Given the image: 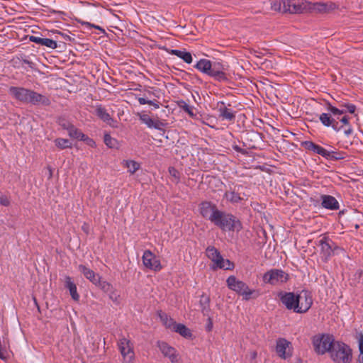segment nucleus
<instances>
[{
	"instance_id": "17",
	"label": "nucleus",
	"mask_w": 363,
	"mask_h": 363,
	"mask_svg": "<svg viewBox=\"0 0 363 363\" xmlns=\"http://www.w3.org/2000/svg\"><path fill=\"white\" fill-rule=\"evenodd\" d=\"M200 214L211 222L213 216L216 212H220L216 206L210 201H203L199 204V207Z\"/></svg>"
},
{
	"instance_id": "42",
	"label": "nucleus",
	"mask_w": 363,
	"mask_h": 363,
	"mask_svg": "<svg viewBox=\"0 0 363 363\" xmlns=\"http://www.w3.org/2000/svg\"><path fill=\"white\" fill-rule=\"evenodd\" d=\"M342 108H345L346 111H347L350 113H354L356 111V106L352 104L349 103H343L340 105Z\"/></svg>"
},
{
	"instance_id": "51",
	"label": "nucleus",
	"mask_w": 363,
	"mask_h": 363,
	"mask_svg": "<svg viewBox=\"0 0 363 363\" xmlns=\"http://www.w3.org/2000/svg\"><path fill=\"white\" fill-rule=\"evenodd\" d=\"M233 148L238 152H240L242 154H244L245 152V151L243 149H242L241 147H240L238 145H233Z\"/></svg>"
},
{
	"instance_id": "34",
	"label": "nucleus",
	"mask_w": 363,
	"mask_h": 363,
	"mask_svg": "<svg viewBox=\"0 0 363 363\" xmlns=\"http://www.w3.org/2000/svg\"><path fill=\"white\" fill-rule=\"evenodd\" d=\"M326 109L328 111H329L333 118L337 120H340V116H342L345 113V109H340L334 106H333L331 104H328L326 106Z\"/></svg>"
},
{
	"instance_id": "41",
	"label": "nucleus",
	"mask_w": 363,
	"mask_h": 363,
	"mask_svg": "<svg viewBox=\"0 0 363 363\" xmlns=\"http://www.w3.org/2000/svg\"><path fill=\"white\" fill-rule=\"evenodd\" d=\"M169 174L174 179L176 182H179L180 179L179 172L173 167L169 168Z\"/></svg>"
},
{
	"instance_id": "25",
	"label": "nucleus",
	"mask_w": 363,
	"mask_h": 363,
	"mask_svg": "<svg viewBox=\"0 0 363 363\" xmlns=\"http://www.w3.org/2000/svg\"><path fill=\"white\" fill-rule=\"evenodd\" d=\"M218 106L220 117L229 121L235 119V113L231 109L228 108L223 102H219Z\"/></svg>"
},
{
	"instance_id": "29",
	"label": "nucleus",
	"mask_w": 363,
	"mask_h": 363,
	"mask_svg": "<svg viewBox=\"0 0 363 363\" xmlns=\"http://www.w3.org/2000/svg\"><path fill=\"white\" fill-rule=\"evenodd\" d=\"M211 61L207 59H201L195 65L194 67L201 72L208 76L211 66Z\"/></svg>"
},
{
	"instance_id": "55",
	"label": "nucleus",
	"mask_w": 363,
	"mask_h": 363,
	"mask_svg": "<svg viewBox=\"0 0 363 363\" xmlns=\"http://www.w3.org/2000/svg\"><path fill=\"white\" fill-rule=\"evenodd\" d=\"M82 229L85 231L86 230V228H85V226H82Z\"/></svg>"
},
{
	"instance_id": "27",
	"label": "nucleus",
	"mask_w": 363,
	"mask_h": 363,
	"mask_svg": "<svg viewBox=\"0 0 363 363\" xmlns=\"http://www.w3.org/2000/svg\"><path fill=\"white\" fill-rule=\"evenodd\" d=\"M65 287L69 290L72 298L74 301H79V295L77 293V286L69 276L65 277Z\"/></svg>"
},
{
	"instance_id": "19",
	"label": "nucleus",
	"mask_w": 363,
	"mask_h": 363,
	"mask_svg": "<svg viewBox=\"0 0 363 363\" xmlns=\"http://www.w3.org/2000/svg\"><path fill=\"white\" fill-rule=\"evenodd\" d=\"M242 188V185H234L233 187L230 186L229 190L226 191L223 195V198L231 203H238L244 199L239 192Z\"/></svg>"
},
{
	"instance_id": "13",
	"label": "nucleus",
	"mask_w": 363,
	"mask_h": 363,
	"mask_svg": "<svg viewBox=\"0 0 363 363\" xmlns=\"http://www.w3.org/2000/svg\"><path fill=\"white\" fill-rule=\"evenodd\" d=\"M118 348L126 363H133L135 357L132 344L129 340L123 337L118 341Z\"/></svg>"
},
{
	"instance_id": "23",
	"label": "nucleus",
	"mask_w": 363,
	"mask_h": 363,
	"mask_svg": "<svg viewBox=\"0 0 363 363\" xmlns=\"http://www.w3.org/2000/svg\"><path fill=\"white\" fill-rule=\"evenodd\" d=\"M164 50L169 54L176 55L179 58L184 60L187 64H191L193 61L192 55L190 52H186L185 50H172L164 48Z\"/></svg>"
},
{
	"instance_id": "26",
	"label": "nucleus",
	"mask_w": 363,
	"mask_h": 363,
	"mask_svg": "<svg viewBox=\"0 0 363 363\" xmlns=\"http://www.w3.org/2000/svg\"><path fill=\"white\" fill-rule=\"evenodd\" d=\"M96 115L104 122L111 125L113 121L110 114L107 112L106 109L101 104H97L95 106Z\"/></svg>"
},
{
	"instance_id": "38",
	"label": "nucleus",
	"mask_w": 363,
	"mask_h": 363,
	"mask_svg": "<svg viewBox=\"0 0 363 363\" xmlns=\"http://www.w3.org/2000/svg\"><path fill=\"white\" fill-rule=\"evenodd\" d=\"M95 285L106 293H110L113 291L112 285L106 281H101L100 277L99 278V282Z\"/></svg>"
},
{
	"instance_id": "45",
	"label": "nucleus",
	"mask_w": 363,
	"mask_h": 363,
	"mask_svg": "<svg viewBox=\"0 0 363 363\" xmlns=\"http://www.w3.org/2000/svg\"><path fill=\"white\" fill-rule=\"evenodd\" d=\"M0 204L4 206H8L10 204L9 199L6 196H1L0 197Z\"/></svg>"
},
{
	"instance_id": "6",
	"label": "nucleus",
	"mask_w": 363,
	"mask_h": 363,
	"mask_svg": "<svg viewBox=\"0 0 363 363\" xmlns=\"http://www.w3.org/2000/svg\"><path fill=\"white\" fill-rule=\"evenodd\" d=\"M228 287L242 296L243 299L249 300L255 292L249 288L247 284L242 281L238 279L235 276H230L226 280Z\"/></svg>"
},
{
	"instance_id": "21",
	"label": "nucleus",
	"mask_w": 363,
	"mask_h": 363,
	"mask_svg": "<svg viewBox=\"0 0 363 363\" xmlns=\"http://www.w3.org/2000/svg\"><path fill=\"white\" fill-rule=\"evenodd\" d=\"M319 120L323 125L325 127H331L336 132L340 131L342 128V126L339 125V122L332 116L330 112L320 114Z\"/></svg>"
},
{
	"instance_id": "12",
	"label": "nucleus",
	"mask_w": 363,
	"mask_h": 363,
	"mask_svg": "<svg viewBox=\"0 0 363 363\" xmlns=\"http://www.w3.org/2000/svg\"><path fill=\"white\" fill-rule=\"evenodd\" d=\"M318 245L320 248L321 258L324 261H328L330 257L333 255V250L335 248L333 241L327 236H323L318 241Z\"/></svg>"
},
{
	"instance_id": "39",
	"label": "nucleus",
	"mask_w": 363,
	"mask_h": 363,
	"mask_svg": "<svg viewBox=\"0 0 363 363\" xmlns=\"http://www.w3.org/2000/svg\"><path fill=\"white\" fill-rule=\"evenodd\" d=\"M358 347L359 350V354L358 356L357 361L359 363H363V334L359 333L358 335Z\"/></svg>"
},
{
	"instance_id": "54",
	"label": "nucleus",
	"mask_w": 363,
	"mask_h": 363,
	"mask_svg": "<svg viewBox=\"0 0 363 363\" xmlns=\"http://www.w3.org/2000/svg\"><path fill=\"white\" fill-rule=\"evenodd\" d=\"M206 302L208 303L209 301V299L208 297L205 298Z\"/></svg>"
},
{
	"instance_id": "52",
	"label": "nucleus",
	"mask_w": 363,
	"mask_h": 363,
	"mask_svg": "<svg viewBox=\"0 0 363 363\" xmlns=\"http://www.w3.org/2000/svg\"><path fill=\"white\" fill-rule=\"evenodd\" d=\"M0 359H4V355L3 352L1 351V344H0Z\"/></svg>"
},
{
	"instance_id": "36",
	"label": "nucleus",
	"mask_w": 363,
	"mask_h": 363,
	"mask_svg": "<svg viewBox=\"0 0 363 363\" xmlns=\"http://www.w3.org/2000/svg\"><path fill=\"white\" fill-rule=\"evenodd\" d=\"M104 141L106 145L109 148H118V142L116 138H112L109 134L105 133Z\"/></svg>"
},
{
	"instance_id": "48",
	"label": "nucleus",
	"mask_w": 363,
	"mask_h": 363,
	"mask_svg": "<svg viewBox=\"0 0 363 363\" xmlns=\"http://www.w3.org/2000/svg\"><path fill=\"white\" fill-rule=\"evenodd\" d=\"M349 120H350V118L346 115H344L342 117H341L340 118V121L342 124L341 126L342 127L344 125H348Z\"/></svg>"
},
{
	"instance_id": "7",
	"label": "nucleus",
	"mask_w": 363,
	"mask_h": 363,
	"mask_svg": "<svg viewBox=\"0 0 363 363\" xmlns=\"http://www.w3.org/2000/svg\"><path fill=\"white\" fill-rule=\"evenodd\" d=\"M301 145L307 150L320 155L326 160H337L343 159V157L341 155L340 152L333 150H328L324 147L314 143L312 141L306 140L303 142Z\"/></svg>"
},
{
	"instance_id": "10",
	"label": "nucleus",
	"mask_w": 363,
	"mask_h": 363,
	"mask_svg": "<svg viewBox=\"0 0 363 363\" xmlns=\"http://www.w3.org/2000/svg\"><path fill=\"white\" fill-rule=\"evenodd\" d=\"M275 352L282 359L291 358L293 354V346L290 341L285 338H278L276 340Z\"/></svg>"
},
{
	"instance_id": "5",
	"label": "nucleus",
	"mask_w": 363,
	"mask_h": 363,
	"mask_svg": "<svg viewBox=\"0 0 363 363\" xmlns=\"http://www.w3.org/2000/svg\"><path fill=\"white\" fill-rule=\"evenodd\" d=\"M337 340L329 333L317 334L312 337V345L315 352L318 355L330 353Z\"/></svg>"
},
{
	"instance_id": "20",
	"label": "nucleus",
	"mask_w": 363,
	"mask_h": 363,
	"mask_svg": "<svg viewBox=\"0 0 363 363\" xmlns=\"http://www.w3.org/2000/svg\"><path fill=\"white\" fill-rule=\"evenodd\" d=\"M158 347L164 356L168 357L172 363H180L177 350L164 342H159Z\"/></svg>"
},
{
	"instance_id": "9",
	"label": "nucleus",
	"mask_w": 363,
	"mask_h": 363,
	"mask_svg": "<svg viewBox=\"0 0 363 363\" xmlns=\"http://www.w3.org/2000/svg\"><path fill=\"white\" fill-rule=\"evenodd\" d=\"M289 279L287 273L279 269H272L266 272L262 276L264 284L278 286L286 283Z\"/></svg>"
},
{
	"instance_id": "11",
	"label": "nucleus",
	"mask_w": 363,
	"mask_h": 363,
	"mask_svg": "<svg viewBox=\"0 0 363 363\" xmlns=\"http://www.w3.org/2000/svg\"><path fill=\"white\" fill-rule=\"evenodd\" d=\"M297 313H303L307 312L313 304V298L311 292L308 291H302L300 294H297Z\"/></svg>"
},
{
	"instance_id": "56",
	"label": "nucleus",
	"mask_w": 363,
	"mask_h": 363,
	"mask_svg": "<svg viewBox=\"0 0 363 363\" xmlns=\"http://www.w3.org/2000/svg\"><path fill=\"white\" fill-rule=\"evenodd\" d=\"M203 313L204 315H206V313H205V309H204V308L203 309Z\"/></svg>"
},
{
	"instance_id": "57",
	"label": "nucleus",
	"mask_w": 363,
	"mask_h": 363,
	"mask_svg": "<svg viewBox=\"0 0 363 363\" xmlns=\"http://www.w3.org/2000/svg\"><path fill=\"white\" fill-rule=\"evenodd\" d=\"M345 133H346V134H348V133H350V131H346Z\"/></svg>"
},
{
	"instance_id": "46",
	"label": "nucleus",
	"mask_w": 363,
	"mask_h": 363,
	"mask_svg": "<svg viewBox=\"0 0 363 363\" xmlns=\"http://www.w3.org/2000/svg\"><path fill=\"white\" fill-rule=\"evenodd\" d=\"M109 297L113 302L116 303H119V295L117 293L112 291L110 292Z\"/></svg>"
},
{
	"instance_id": "30",
	"label": "nucleus",
	"mask_w": 363,
	"mask_h": 363,
	"mask_svg": "<svg viewBox=\"0 0 363 363\" xmlns=\"http://www.w3.org/2000/svg\"><path fill=\"white\" fill-rule=\"evenodd\" d=\"M122 164L130 174H135L140 168V164L133 160H124Z\"/></svg>"
},
{
	"instance_id": "1",
	"label": "nucleus",
	"mask_w": 363,
	"mask_h": 363,
	"mask_svg": "<svg viewBox=\"0 0 363 363\" xmlns=\"http://www.w3.org/2000/svg\"><path fill=\"white\" fill-rule=\"evenodd\" d=\"M9 93L14 99L23 104H31L35 106L50 104V100L45 95L24 87L10 86Z\"/></svg>"
},
{
	"instance_id": "14",
	"label": "nucleus",
	"mask_w": 363,
	"mask_h": 363,
	"mask_svg": "<svg viewBox=\"0 0 363 363\" xmlns=\"http://www.w3.org/2000/svg\"><path fill=\"white\" fill-rule=\"evenodd\" d=\"M208 76L219 82L228 79L226 76L227 67L220 62H212Z\"/></svg>"
},
{
	"instance_id": "47",
	"label": "nucleus",
	"mask_w": 363,
	"mask_h": 363,
	"mask_svg": "<svg viewBox=\"0 0 363 363\" xmlns=\"http://www.w3.org/2000/svg\"><path fill=\"white\" fill-rule=\"evenodd\" d=\"M206 329L208 332L211 331V330L213 329V320L211 317L208 318Z\"/></svg>"
},
{
	"instance_id": "37",
	"label": "nucleus",
	"mask_w": 363,
	"mask_h": 363,
	"mask_svg": "<svg viewBox=\"0 0 363 363\" xmlns=\"http://www.w3.org/2000/svg\"><path fill=\"white\" fill-rule=\"evenodd\" d=\"M54 142L55 145L61 150L68 148L72 146L70 141L67 139L59 138L55 139Z\"/></svg>"
},
{
	"instance_id": "33",
	"label": "nucleus",
	"mask_w": 363,
	"mask_h": 363,
	"mask_svg": "<svg viewBox=\"0 0 363 363\" xmlns=\"http://www.w3.org/2000/svg\"><path fill=\"white\" fill-rule=\"evenodd\" d=\"M159 316L165 328L173 331L174 328L177 323L164 313H160Z\"/></svg>"
},
{
	"instance_id": "18",
	"label": "nucleus",
	"mask_w": 363,
	"mask_h": 363,
	"mask_svg": "<svg viewBox=\"0 0 363 363\" xmlns=\"http://www.w3.org/2000/svg\"><path fill=\"white\" fill-rule=\"evenodd\" d=\"M138 117L142 123L147 125L149 128H154L156 130H162L164 123L158 119H153L146 112H140L137 113Z\"/></svg>"
},
{
	"instance_id": "53",
	"label": "nucleus",
	"mask_w": 363,
	"mask_h": 363,
	"mask_svg": "<svg viewBox=\"0 0 363 363\" xmlns=\"http://www.w3.org/2000/svg\"><path fill=\"white\" fill-rule=\"evenodd\" d=\"M91 26L94 27L95 28H97V29H101V28L98 26H94V25H91Z\"/></svg>"
},
{
	"instance_id": "16",
	"label": "nucleus",
	"mask_w": 363,
	"mask_h": 363,
	"mask_svg": "<svg viewBox=\"0 0 363 363\" xmlns=\"http://www.w3.org/2000/svg\"><path fill=\"white\" fill-rule=\"evenodd\" d=\"M278 296L282 304L288 309L296 313L297 310V294L294 292L281 291Z\"/></svg>"
},
{
	"instance_id": "15",
	"label": "nucleus",
	"mask_w": 363,
	"mask_h": 363,
	"mask_svg": "<svg viewBox=\"0 0 363 363\" xmlns=\"http://www.w3.org/2000/svg\"><path fill=\"white\" fill-rule=\"evenodd\" d=\"M142 259L143 263L146 268L155 272L161 270L162 265L160 259L150 250H145L143 252Z\"/></svg>"
},
{
	"instance_id": "44",
	"label": "nucleus",
	"mask_w": 363,
	"mask_h": 363,
	"mask_svg": "<svg viewBox=\"0 0 363 363\" xmlns=\"http://www.w3.org/2000/svg\"><path fill=\"white\" fill-rule=\"evenodd\" d=\"M43 39L44 38H40L38 36H35V35H30L29 37V40L30 42L35 43H36L38 45H43Z\"/></svg>"
},
{
	"instance_id": "40",
	"label": "nucleus",
	"mask_w": 363,
	"mask_h": 363,
	"mask_svg": "<svg viewBox=\"0 0 363 363\" xmlns=\"http://www.w3.org/2000/svg\"><path fill=\"white\" fill-rule=\"evenodd\" d=\"M42 45L52 49H55L57 47L56 41L49 38H44Z\"/></svg>"
},
{
	"instance_id": "35",
	"label": "nucleus",
	"mask_w": 363,
	"mask_h": 363,
	"mask_svg": "<svg viewBox=\"0 0 363 363\" xmlns=\"http://www.w3.org/2000/svg\"><path fill=\"white\" fill-rule=\"evenodd\" d=\"M178 106L182 108L184 111H185L191 118H196V115L194 113V107L193 106H189L184 101L181 100L178 101Z\"/></svg>"
},
{
	"instance_id": "3",
	"label": "nucleus",
	"mask_w": 363,
	"mask_h": 363,
	"mask_svg": "<svg viewBox=\"0 0 363 363\" xmlns=\"http://www.w3.org/2000/svg\"><path fill=\"white\" fill-rule=\"evenodd\" d=\"M211 223L223 231L240 232L242 229V223L231 213L220 211L216 212L211 219Z\"/></svg>"
},
{
	"instance_id": "2",
	"label": "nucleus",
	"mask_w": 363,
	"mask_h": 363,
	"mask_svg": "<svg viewBox=\"0 0 363 363\" xmlns=\"http://www.w3.org/2000/svg\"><path fill=\"white\" fill-rule=\"evenodd\" d=\"M284 11L290 13H301L307 12L313 9L319 11H328L333 9L332 4H316L312 5L310 2L305 0H286Z\"/></svg>"
},
{
	"instance_id": "50",
	"label": "nucleus",
	"mask_w": 363,
	"mask_h": 363,
	"mask_svg": "<svg viewBox=\"0 0 363 363\" xmlns=\"http://www.w3.org/2000/svg\"><path fill=\"white\" fill-rule=\"evenodd\" d=\"M149 105H151L154 106L155 108H160V103L157 101H152L150 100Z\"/></svg>"
},
{
	"instance_id": "28",
	"label": "nucleus",
	"mask_w": 363,
	"mask_h": 363,
	"mask_svg": "<svg viewBox=\"0 0 363 363\" xmlns=\"http://www.w3.org/2000/svg\"><path fill=\"white\" fill-rule=\"evenodd\" d=\"M62 126L64 129L67 130L69 137L79 140L82 137H84V133L80 130L77 128L74 125L64 124Z\"/></svg>"
},
{
	"instance_id": "43",
	"label": "nucleus",
	"mask_w": 363,
	"mask_h": 363,
	"mask_svg": "<svg viewBox=\"0 0 363 363\" xmlns=\"http://www.w3.org/2000/svg\"><path fill=\"white\" fill-rule=\"evenodd\" d=\"M80 140L84 141L88 146L91 147H95L96 145L95 141L85 134H84V137H82Z\"/></svg>"
},
{
	"instance_id": "4",
	"label": "nucleus",
	"mask_w": 363,
	"mask_h": 363,
	"mask_svg": "<svg viewBox=\"0 0 363 363\" xmlns=\"http://www.w3.org/2000/svg\"><path fill=\"white\" fill-rule=\"evenodd\" d=\"M334 363H351L353 359L352 350L345 342L337 340L330 353Z\"/></svg>"
},
{
	"instance_id": "31",
	"label": "nucleus",
	"mask_w": 363,
	"mask_h": 363,
	"mask_svg": "<svg viewBox=\"0 0 363 363\" xmlns=\"http://www.w3.org/2000/svg\"><path fill=\"white\" fill-rule=\"evenodd\" d=\"M173 331L179 333L185 338H191L192 337L191 330L182 323H177L174 328Z\"/></svg>"
},
{
	"instance_id": "22",
	"label": "nucleus",
	"mask_w": 363,
	"mask_h": 363,
	"mask_svg": "<svg viewBox=\"0 0 363 363\" xmlns=\"http://www.w3.org/2000/svg\"><path fill=\"white\" fill-rule=\"evenodd\" d=\"M321 205L323 208L328 210L336 211L340 208V204L337 200L330 195H322L320 196Z\"/></svg>"
},
{
	"instance_id": "32",
	"label": "nucleus",
	"mask_w": 363,
	"mask_h": 363,
	"mask_svg": "<svg viewBox=\"0 0 363 363\" xmlns=\"http://www.w3.org/2000/svg\"><path fill=\"white\" fill-rule=\"evenodd\" d=\"M285 1L286 0H269L268 3L272 11L284 13H286L284 11Z\"/></svg>"
},
{
	"instance_id": "8",
	"label": "nucleus",
	"mask_w": 363,
	"mask_h": 363,
	"mask_svg": "<svg viewBox=\"0 0 363 363\" xmlns=\"http://www.w3.org/2000/svg\"><path fill=\"white\" fill-rule=\"evenodd\" d=\"M206 255L213 262V268L223 269L225 270H230L234 268L233 263L229 259H223L219 251L213 246L207 247Z\"/></svg>"
},
{
	"instance_id": "24",
	"label": "nucleus",
	"mask_w": 363,
	"mask_h": 363,
	"mask_svg": "<svg viewBox=\"0 0 363 363\" xmlns=\"http://www.w3.org/2000/svg\"><path fill=\"white\" fill-rule=\"evenodd\" d=\"M78 269L91 283L94 284H97L99 282V276L96 274L92 269L83 264L79 265Z\"/></svg>"
},
{
	"instance_id": "49",
	"label": "nucleus",
	"mask_w": 363,
	"mask_h": 363,
	"mask_svg": "<svg viewBox=\"0 0 363 363\" xmlns=\"http://www.w3.org/2000/svg\"><path fill=\"white\" fill-rule=\"evenodd\" d=\"M138 101L140 105H145V104L149 105V103H150V100H147L143 97H139L138 99Z\"/></svg>"
}]
</instances>
